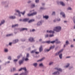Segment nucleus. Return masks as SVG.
<instances>
[{"label":"nucleus","mask_w":75,"mask_h":75,"mask_svg":"<svg viewBox=\"0 0 75 75\" xmlns=\"http://www.w3.org/2000/svg\"><path fill=\"white\" fill-rule=\"evenodd\" d=\"M28 40L29 41H30V42H34V40L33 38L30 37Z\"/></svg>","instance_id":"nucleus-12"},{"label":"nucleus","mask_w":75,"mask_h":75,"mask_svg":"<svg viewBox=\"0 0 75 75\" xmlns=\"http://www.w3.org/2000/svg\"><path fill=\"white\" fill-rule=\"evenodd\" d=\"M35 31V30L34 29H33L32 30H30V32H34Z\"/></svg>","instance_id":"nucleus-42"},{"label":"nucleus","mask_w":75,"mask_h":75,"mask_svg":"<svg viewBox=\"0 0 75 75\" xmlns=\"http://www.w3.org/2000/svg\"><path fill=\"white\" fill-rule=\"evenodd\" d=\"M53 64V62H51L49 63V65H52Z\"/></svg>","instance_id":"nucleus-47"},{"label":"nucleus","mask_w":75,"mask_h":75,"mask_svg":"<svg viewBox=\"0 0 75 75\" xmlns=\"http://www.w3.org/2000/svg\"><path fill=\"white\" fill-rule=\"evenodd\" d=\"M17 61H18V59H14L13 60V61H14V62H17Z\"/></svg>","instance_id":"nucleus-55"},{"label":"nucleus","mask_w":75,"mask_h":75,"mask_svg":"<svg viewBox=\"0 0 75 75\" xmlns=\"http://www.w3.org/2000/svg\"><path fill=\"white\" fill-rule=\"evenodd\" d=\"M35 50H33L31 52V53H34L35 52Z\"/></svg>","instance_id":"nucleus-50"},{"label":"nucleus","mask_w":75,"mask_h":75,"mask_svg":"<svg viewBox=\"0 0 75 75\" xmlns=\"http://www.w3.org/2000/svg\"><path fill=\"white\" fill-rule=\"evenodd\" d=\"M33 65L35 67H37V65H38V64H37V63H34L33 64Z\"/></svg>","instance_id":"nucleus-24"},{"label":"nucleus","mask_w":75,"mask_h":75,"mask_svg":"<svg viewBox=\"0 0 75 75\" xmlns=\"http://www.w3.org/2000/svg\"><path fill=\"white\" fill-rule=\"evenodd\" d=\"M60 15H61L63 18H65V14L64 13V12H61L60 13Z\"/></svg>","instance_id":"nucleus-9"},{"label":"nucleus","mask_w":75,"mask_h":75,"mask_svg":"<svg viewBox=\"0 0 75 75\" xmlns=\"http://www.w3.org/2000/svg\"><path fill=\"white\" fill-rule=\"evenodd\" d=\"M12 27L13 28L14 27H16V26H15V25H12Z\"/></svg>","instance_id":"nucleus-60"},{"label":"nucleus","mask_w":75,"mask_h":75,"mask_svg":"<svg viewBox=\"0 0 75 75\" xmlns=\"http://www.w3.org/2000/svg\"><path fill=\"white\" fill-rule=\"evenodd\" d=\"M59 71L54 72L52 74L53 75H59Z\"/></svg>","instance_id":"nucleus-11"},{"label":"nucleus","mask_w":75,"mask_h":75,"mask_svg":"<svg viewBox=\"0 0 75 75\" xmlns=\"http://www.w3.org/2000/svg\"><path fill=\"white\" fill-rule=\"evenodd\" d=\"M66 44L64 45V47H66V45H68L69 44V41H68L67 40L66 42Z\"/></svg>","instance_id":"nucleus-15"},{"label":"nucleus","mask_w":75,"mask_h":75,"mask_svg":"<svg viewBox=\"0 0 75 75\" xmlns=\"http://www.w3.org/2000/svg\"><path fill=\"white\" fill-rule=\"evenodd\" d=\"M45 58V57H43L41 59L38 60V62H39V61H43V60H44Z\"/></svg>","instance_id":"nucleus-26"},{"label":"nucleus","mask_w":75,"mask_h":75,"mask_svg":"<svg viewBox=\"0 0 75 75\" xmlns=\"http://www.w3.org/2000/svg\"><path fill=\"white\" fill-rule=\"evenodd\" d=\"M15 11L16 12V13H15V16H18L19 17H21V12L20 10L16 9L15 10Z\"/></svg>","instance_id":"nucleus-3"},{"label":"nucleus","mask_w":75,"mask_h":75,"mask_svg":"<svg viewBox=\"0 0 75 75\" xmlns=\"http://www.w3.org/2000/svg\"><path fill=\"white\" fill-rule=\"evenodd\" d=\"M14 75H18V73H16V74H15Z\"/></svg>","instance_id":"nucleus-63"},{"label":"nucleus","mask_w":75,"mask_h":75,"mask_svg":"<svg viewBox=\"0 0 75 75\" xmlns=\"http://www.w3.org/2000/svg\"><path fill=\"white\" fill-rule=\"evenodd\" d=\"M55 69H56V70H57L59 71H60V72H62V69H61L60 68H55Z\"/></svg>","instance_id":"nucleus-21"},{"label":"nucleus","mask_w":75,"mask_h":75,"mask_svg":"<svg viewBox=\"0 0 75 75\" xmlns=\"http://www.w3.org/2000/svg\"><path fill=\"white\" fill-rule=\"evenodd\" d=\"M40 10H43L44 9V8L41 7L40 8Z\"/></svg>","instance_id":"nucleus-59"},{"label":"nucleus","mask_w":75,"mask_h":75,"mask_svg":"<svg viewBox=\"0 0 75 75\" xmlns=\"http://www.w3.org/2000/svg\"><path fill=\"white\" fill-rule=\"evenodd\" d=\"M46 42L48 44H50V43H51V42L50 41H47Z\"/></svg>","instance_id":"nucleus-53"},{"label":"nucleus","mask_w":75,"mask_h":75,"mask_svg":"<svg viewBox=\"0 0 75 75\" xmlns=\"http://www.w3.org/2000/svg\"><path fill=\"white\" fill-rule=\"evenodd\" d=\"M62 51H63V50H60L58 52H57L55 54V56H57L58 55H59V54H61V52H62Z\"/></svg>","instance_id":"nucleus-7"},{"label":"nucleus","mask_w":75,"mask_h":75,"mask_svg":"<svg viewBox=\"0 0 75 75\" xmlns=\"http://www.w3.org/2000/svg\"><path fill=\"white\" fill-rule=\"evenodd\" d=\"M5 3L6 2L5 1H2L1 3L2 4H5Z\"/></svg>","instance_id":"nucleus-51"},{"label":"nucleus","mask_w":75,"mask_h":75,"mask_svg":"<svg viewBox=\"0 0 75 75\" xmlns=\"http://www.w3.org/2000/svg\"><path fill=\"white\" fill-rule=\"evenodd\" d=\"M39 52H41L42 50H43V49L42 48V46H41L39 48Z\"/></svg>","instance_id":"nucleus-18"},{"label":"nucleus","mask_w":75,"mask_h":75,"mask_svg":"<svg viewBox=\"0 0 75 75\" xmlns=\"http://www.w3.org/2000/svg\"><path fill=\"white\" fill-rule=\"evenodd\" d=\"M50 51V49H48L47 48L45 49L44 50V52H49Z\"/></svg>","instance_id":"nucleus-27"},{"label":"nucleus","mask_w":75,"mask_h":75,"mask_svg":"<svg viewBox=\"0 0 75 75\" xmlns=\"http://www.w3.org/2000/svg\"><path fill=\"white\" fill-rule=\"evenodd\" d=\"M25 39H21V41L23 42L24 41H25Z\"/></svg>","instance_id":"nucleus-52"},{"label":"nucleus","mask_w":75,"mask_h":75,"mask_svg":"<svg viewBox=\"0 0 75 75\" xmlns=\"http://www.w3.org/2000/svg\"><path fill=\"white\" fill-rule=\"evenodd\" d=\"M74 47V45H71L70 46V47H71V48H73V47Z\"/></svg>","instance_id":"nucleus-56"},{"label":"nucleus","mask_w":75,"mask_h":75,"mask_svg":"<svg viewBox=\"0 0 75 75\" xmlns=\"http://www.w3.org/2000/svg\"><path fill=\"white\" fill-rule=\"evenodd\" d=\"M25 11H24L23 12H21V14H22V15H23V16H24V14H25Z\"/></svg>","instance_id":"nucleus-38"},{"label":"nucleus","mask_w":75,"mask_h":75,"mask_svg":"<svg viewBox=\"0 0 75 75\" xmlns=\"http://www.w3.org/2000/svg\"><path fill=\"white\" fill-rule=\"evenodd\" d=\"M29 56L30 54H29V53H27L26 54V58H29Z\"/></svg>","instance_id":"nucleus-40"},{"label":"nucleus","mask_w":75,"mask_h":75,"mask_svg":"<svg viewBox=\"0 0 75 75\" xmlns=\"http://www.w3.org/2000/svg\"><path fill=\"white\" fill-rule=\"evenodd\" d=\"M11 35H13L12 33L8 34L6 35V37H10V36H11Z\"/></svg>","instance_id":"nucleus-33"},{"label":"nucleus","mask_w":75,"mask_h":75,"mask_svg":"<svg viewBox=\"0 0 75 75\" xmlns=\"http://www.w3.org/2000/svg\"><path fill=\"white\" fill-rule=\"evenodd\" d=\"M61 42L59 41H58V39H56V44H60L61 43Z\"/></svg>","instance_id":"nucleus-23"},{"label":"nucleus","mask_w":75,"mask_h":75,"mask_svg":"<svg viewBox=\"0 0 75 75\" xmlns=\"http://www.w3.org/2000/svg\"><path fill=\"white\" fill-rule=\"evenodd\" d=\"M61 21L60 19H55L53 20V22L54 23H56V22H58V21Z\"/></svg>","instance_id":"nucleus-19"},{"label":"nucleus","mask_w":75,"mask_h":75,"mask_svg":"<svg viewBox=\"0 0 75 75\" xmlns=\"http://www.w3.org/2000/svg\"><path fill=\"white\" fill-rule=\"evenodd\" d=\"M18 41V40L17 39L13 41V42L14 43H16Z\"/></svg>","instance_id":"nucleus-31"},{"label":"nucleus","mask_w":75,"mask_h":75,"mask_svg":"<svg viewBox=\"0 0 75 75\" xmlns=\"http://www.w3.org/2000/svg\"><path fill=\"white\" fill-rule=\"evenodd\" d=\"M23 61H24V58H23L22 59V60H20L19 61V65H21V64H22L23 63Z\"/></svg>","instance_id":"nucleus-8"},{"label":"nucleus","mask_w":75,"mask_h":75,"mask_svg":"<svg viewBox=\"0 0 75 75\" xmlns=\"http://www.w3.org/2000/svg\"><path fill=\"white\" fill-rule=\"evenodd\" d=\"M55 42L56 43V40L54 41L51 42L50 43H51V44H54V43H55Z\"/></svg>","instance_id":"nucleus-41"},{"label":"nucleus","mask_w":75,"mask_h":75,"mask_svg":"<svg viewBox=\"0 0 75 75\" xmlns=\"http://www.w3.org/2000/svg\"><path fill=\"white\" fill-rule=\"evenodd\" d=\"M19 21H23V20L22 19H20Z\"/></svg>","instance_id":"nucleus-64"},{"label":"nucleus","mask_w":75,"mask_h":75,"mask_svg":"<svg viewBox=\"0 0 75 75\" xmlns=\"http://www.w3.org/2000/svg\"><path fill=\"white\" fill-rule=\"evenodd\" d=\"M22 69L24 70L25 72L22 73L20 74V75H27V74H28V71L27 70L26 68L25 67L21 68L19 70V71H21Z\"/></svg>","instance_id":"nucleus-1"},{"label":"nucleus","mask_w":75,"mask_h":75,"mask_svg":"<svg viewBox=\"0 0 75 75\" xmlns=\"http://www.w3.org/2000/svg\"><path fill=\"white\" fill-rule=\"evenodd\" d=\"M67 9L68 10H70L71 11L72 10V8H71V7H69L68 8H67Z\"/></svg>","instance_id":"nucleus-34"},{"label":"nucleus","mask_w":75,"mask_h":75,"mask_svg":"<svg viewBox=\"0 0 75 75\" xmlns=\"http://www.w3.org/2000/svg\"><path fill=\"white\" fill-rule=\"evenodd\" d=\"M49 37V36L48 34H47L45 35V38H47V37Z\"/></svg>","instance_id":"nucleus-48"},{"label":"nucleus","mask_w":75,"mask_h":75,"mask_svg":"<svg viewBox=\"0 0 75 75\" xmlns=\"http://www.w3.org/2000/svg\"><path fill=\"white\" fill-rule=\"evenodd\" d=\"M16 70V68H12L11 69V72H13L15 71Z\"/></svg>","instance_id":"nucleus-22"},{"label":"nucleus","mask_w":75,"mask_h":75,"mask_svg":"<svg viewBox=\"0 0 75 75\" xmlns=\"http://www.w3.org/2000/svg\"><path fill=\"white\" fill-rule=\"evenodd\" d=\"M9 18L10 19H16V17L15 16L11 15L9 16Z\"/></svg>","instance_id":"nucleus-6"},{"label":"nucleus","mask_w":75,"mask_h":75,"mask_svg":"<svg viewBox=\"0 0 75 75\" xmlns=\"http://www.w3.org/2000/svg\"><path fill=\"white\" fill-rule=\"evenodd\" d=\"M54 35L53 34L49 35V37H54Z\"/></svg>","instance_id":"nucleus-43"},{"label":"nucleus","mask_w":75,"mask_h":75,"mask_svg":"<svg viewBox=\"0 0 75 75\" xmlns=\"http://www.w3.org/2000/svg\"><path fill=\"white\" fill-rule=\"evenodd\" d=\"M54 31H55L50 30L49 31V33H52V34H54L55 33V32Z\"/></svg>","instance_id":"nucleus-32"},{"label":"nucleus","mask_w":75,"mask_h":75,"mask_svg":"<svg viewBox=\"0 0 75 75\" xmlns=\"http://www.w3.org/2000/svg\"><path fill=\"white\" fill-rule=\"evenodd\" d=\"M43 18H45L46 19H48L49 18V16L45 15V16H43Z\"/></svg>","instance_id":"nucleus-16"},{"label":"nucleus","mask_w":75,"mask_h":75,"mask_svg":"<svg viewBox=\"0 0 75 75\" xmlns=\"http://www.w3.org/2000/svg\"><path fill=\"white\" fill-rule=\"evenodd\" d=\"M35 21V19H31L28 21V23H31L32 22H34Z\"/></svg>","instance_id":"nucleus-20"},{"label":"nucleus","mask_w":75,"mask_h":75,"mask_svg":"<svg viewBox=\"0 0 75 75\" xmlns=\"http://www.w3.org/2000/svg\"><path fill=\"white\" fill-rule=\"evenodd\" d=\"M69 66V64H68L67 65L64 66V68H67Z\"/></svg>","instance_id":"nucleus-35"},{"label":"nucleus","mask_w":75,"mask_h":75,"mask_svg":"<svg viewBox=\"0 0 75 75\" xmlns=\"http://www.w3.org/2000/svg\"><path fill=\"white\" fill-rule=\"evenodd\" d=\"M22 57V54H20L17 57V58L18 59H20V57Z\"/></svg>","instance_id":"nucleus-29"},{"label":"nucleus","mask_w":75,"mask_h":75,"mask_svg":"<svg viewBox=\"0 0 75 75\" xmlns=\"http://www.w3.org/2000/svg\"><path fill=\"white\" fill-rule=\"evenodd\" d=\"M44 22L43 20H41L39 21L36 24L37 26H41L42 24V23Z\"/></svg>","instance_id":"nucleus-4"},{"label":"nucleus","mask_w":75,"mask_h":75,"mask_svg":"<svg viewBox=\"0 0 75 75\" xmlns=\"http://www.w3.org/2000/svg\"><path fill=\"white\" fill-rule=\"evenodd\" d=\"M8 59H9V60H11V57L10 56H9L8 57Z\"/></svg>","instance_id":"nucleus-39"},{"label":"nucleus","mask_w":75,"mask_h":75,"mask_svg":"<svg viewBox=\"0 0 75 75\" xmlns=\"http://www.w3.org/2000/svg\"><path fill=\"white\" fill-rule=\"evenodd\" d=\"M5 20H4L1 21V23H0V27H1V25H3V24H4L5 23Z\"/></svg>","instance_id":"nucleus-10"},{"label":"nucleus","mask_w":75,"mask_h":75,"mask_svg":"<svg viewBox=\"0 0 75 75\" xmlns=\"http://www.w3.org/2000/svg\"><path fill=\"white\" fill-rule=\"evenodd\" d=\"M31 7H32V8L34 7H35V4H32L31 5Z\"/></svg>","instance_id":"nucleus-46"},{"label":"nucleus","mask_w":75,"mask_h":75,"mask_svg":"<svg viewBox=\"0 0 75 75\" xmlns=\"http://www.w3.org/2000/svg\"><path fill=\"white\" fill-rule=\"evenodd\" d=\"M37 14V12H33L31 14L28 13V14L27 15L28 16H34L35 15H36Z\"/></svg>","instance_id":"nucleus-5"},{"label":"nucleus","mask_w":75,"mask_h":75,"mask_svg":"<svg viewBox=\"0 0 75 75\" xmlns=\"http://www.w3.org/2000/svg\"><path fill=\"white\" fill-rule=\"evenodd\" d=\"M11 44H12V43H10L9 44V45H11Z\"/></svg>","instance_id":"nucleus-61"},{"label":"nucleus","mask_w":75,"mask_h":75,"mask_svg":"<svg viewBox=\"0 0 75 75\" xmlns=\"http://www.w3.org/2000/svg\"><path fill=\"white\" fill-rule=\"evenodd\" d=\"M27 28H21L20 29V31H27Z\"/></svg>","instance_id":"nucleus-14"},{"label":"nucleus","mask_w":75,"mask_h":75,"mask_svg":"<svg viewBox=\"0 0 75 75\" xmlns=\"http://www.w3.org/2000/svg\"><path fill=\"white\" fill-rule=\"evenodd\" d=\"M9 5V4L8 3L5 4L4 6V8H8Z\"/></svg>","instance_id":"nucleus-13"},{"label":"nucleus","mask_w":75,"mask_h":75,"mask_svg":"<svg viewBox=\"0 0 75 75\" xmlns=\"http://www.w3.org/2000/svg\"><path fill=\"white\" fill-rule=\"evenodd\" d=\"M31 3V1H29L28 2V3Z\"/></svg>","instance_id":"nucleus-57"},{"label":"nucleus","mask_w":75,"mask_h":75,"mask_svg":"<svg viewBox=\"0 0 75 75\" xmlns=\"http://www.w3.org/2000/svg\"><path fill=\"white\" fill-rule=\"evenodd\" d=\"M59 4H61V5L62 6H65V4H64V2H63V1H60L59 2Z\"/></svg>","instance_id":"nucleus-17"},{"label":"nucleus","mask_w":75,"mask_h":75,"mask_svg":"<svg viewBox=\"0 0 75 75\" xmlns=\"http://www.w3.org/2000/svg\"><path fill=\"white\" fill-rule=\"evenodd\" d=\"M73 21H74V23L75 24V19L73 20Z\"/></svg>","instance_id":"nucleus-62"},{"label":"nucleus","mask_w":75,"mask_h":75,"mask_svg":"<svg viewBox=\"0 0 75 75\" xmlns=\"http://www.w3.org/2000/svg\"><path fill=\"white\" fill-rule=\"evenodd\" d=\"M39 67H44V65H43V64L40 63L39 64Z\"/></svg>","instance_id":"nucleus-30"},{"label":"nucleus","mask_w":75,"mask_h":75,"mask_svg":"<svg viewBox=\"0 0 75 75\" xmlns=\"http://www.w3.org/2000/svg\"><path fill=\"white\" fill-rule=\"evenodd\" d=\"M59 57L60 59H61L62 58V54H61L59 55Z\"/></svg>","instance_id":"nucleus-28"},{"label":"nucleus","mask_w":75,"mask_h":75,"mask_svg":"<svg viewBox=\"0 0 75 75\" xmlns=\"http://www.w3.org/2000/svg\"><path fill=\"white\" fill-rule=\"evenodd\" d=\"M35 53L36 54H39V53H40V52H35Z\"/></svg>","instance_id":"nucleus-58"},{"label":"nucleus","mask_w":75,"mask_h":75,"mask_svg":"<svg viewBox=\"0 0 75 75\" xmlns=\"http://www.w3.org/2000/svg\"><path fill=\"white\" fill-rule=\"evenodd\" d=\"M15 27H18V26L19 25L18 24H15Z\"/></svg>","instance_id":"nucleus-54"},{"label":"nucleus","mask_w":75,"mask_h":75,"mask_svg":"<svg viewBox=\"0 0 75 75\" xmlns=\"http://www.w3.org/2000/svg\"><path fill=\"white\" fill-rule=\"evenodd\" d=\"M8 50L7 49V48L4 49V51L5 52H8Z\"/></svg>","instance_id":"nucleus-36"},{"label":"nucleus","mask_w":75,"mask_h":75,"mask_svg":"<svg viewBox=\"0 0 75 75\" xmlns=\"http://www.w3.org/2000/svg\"><path fill=\"white\" fill-rule=\"evenodd\" d=\"M52 15H53V16H55V12L53 11L52 13Z\"/></svg>","instance_id":"nucleus-45"},{"label":"nucleus","mask_w":75,"mask_h":75,"mask_svg":"<svg viewBox=\"0 0 75 75\" xmlns=\"http://www.w3.org/2000/svg\"><path fill=\"white\" fill-rule=\"evenodd\" d=\"M36 3H37L39 2V0H36L35 1Z\"/></svg>","instance_id":"nucleus-49"},{"label":"nucleus","mask_w":75,"mask_h":75,"mask_svg":"<svg viewBox=\"0 0 75 75\" xmlns=\"http://www.w3.org/2000/svg\"><path fill=\"white\" fill-rule=\"evenodd\" d=\"M29 60V59H28V58L27 57L25 59V61H28Z\"/></svg>","instance_id":"nucleus-44"},{"label":"nucleus","mask_w":75,"mask_h":75,"mask_svg":"<svg viewBox=\"0 0 75 75\" xmlns=\"http://www.w3.org/2000/svg\"><path fill=\"white\" fill-rule=\"evenodd\" d=\"M56 32H59L61 30V27L59 26L56 27L53 29Z\"/></svg>","instance_id":"nucleus-2"},{"label":"nucleus","mask_w":75,"mask_h":75,"mask_svg":"<svg viewBox=\"0 0 75 75\" xmlns=\"http://www.w3.org/2000/svg\"><path fill=\"white\" fill-rule=\"evenodd\" d=\"M54 48H55V46L53 45V46H52L50 47L49 48V50H50V51L51 50H53V49H54Z\"/></svg>","instance_id":"nucleus-25"},{"label":"nucleus","mask_w":75,"mask_h":75,"mask_svg":"<svg viewBox=\"0 0 75 75\" xmlns=\"http://www.w3.org/2000/svg\"><path fill=\"white\" fill-rule=\"evenodd\" d=\"M28 21V19H24L23 20V22H26Z\"/></svg>","instance_id":"nucleus-37"}]
</instances>
